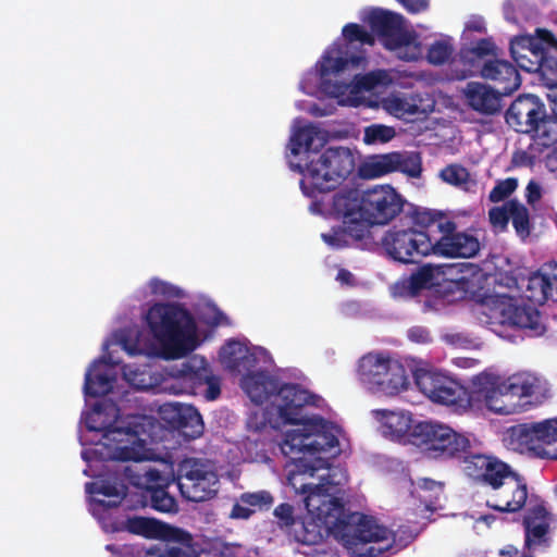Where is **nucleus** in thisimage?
<instances>
[{
  "label": "nucleus",
  "mask_w": 557,
  "mask_h": 557,
  "mask_svg": "<svg viewBox=\"0 0 557 557\" xmlns=\"http://www.w3.org/2000/svg\"><path fill=\"white\" fill-rule=\"evenodd\" d=\"M297 490L305 496V506L311 518L298 519L287 534L290 541L317 545L323 540L324 529L333 534L352 555L375 556L370 543L387 540L389 531L369 516L347 512L342 498L329 493L324 484H301Z\"/></svg>",
  "instance_id": "f257e3e1"
},
{
  "label": "nucleus",
  "mask_w": 557,
  "mask_h": 557,
  "mask_svg": "<svg viewBox=\"0 0 557 557\" xmlns=\"http://www.w3.org/2000/svg\"><path fill=\"white\" fill-rule=\"evenodd\" d=\"M413 437V442L432 458L462 461L466 474L490 491L512 471L497 457L473 453L470 440L448 425L421 423L416 426Z\"/></svg>",
  "instance_id": "f03ea898"
},
{
  "label": "nucleus",
  "mask_w": 557,
  "mask_h": 557,
  "mask_svg": "<svg viewBox=\"0 0 557 557\" xmlns=\"http://www.w3.org/2000/svg\"><path fill=\"white\" fill-rule=\"evenodd\" d=\"M473 384L484 394L486 407L498 414L520 413L543 403L546 388L534 374L522 372L507 379L482 372L473 377Z\"/></svg>",
  "instance_id": "7ed1b4c3"
},
{
  "label": "nucleus",
  "mask_w": 557,
  "mask_h": 557,
  "mask_svg": "<svg viewBox=\"0 0 557 557\" xmlns=\"http://www.w3.org/2000/svg\"><path fill=\"white\" fill-rule=\"evenodd\" d=\"M146 323L164 358H181L193 349L190 341L196 326L191 314L182 305H152L146 313Z\"/></svg>",
  "instance_id": "20e7f679"
},
{
  "label": "nucleus",
  "mask_w": 557,
  "mask_h": 557,
  "mask_svg": "<svg viewBox=\"0 0 557 557\" xmlns=\"http://www.w3.org/2000/svg\"><path fill=\"white\" fill-rule=\"evenodd\" d=\"M295 169L304 176L300 181L302 193L314 198L335 189L346 180L355 170V158L349 148L330 147L318 159H310L305 168L297 164Z\"/></svg>",
  "instance_id": "39448f33"
},
{
  "label": "nucleus",
  "mask_w": 557,
  "mask_h": 557,
  "mask_svg": "<svg viewBox=\"0 0 557 557\" xmlns=\"http://www.w3.org/2000/svg\"><path fill=\"white\" fill-rule=\"evenodd\" d=\"M124 528L132 534L159 539L162 543L151 546L145 557H200L201 545L186 530L146 517H129Z\"/></svg>",
  "instance_id": "423d86ee"
},
{
  "label": "nucleus",
  "mask_w": 557,
  "mask_h": 557,
  "mask_svg": "<svg viewBox=\"0 0 557 557\" xmlns=\"http://www.w3.org/2000/svg\"><path fill=\"white\" fill-rule=\"evenodd\" d=\"M505 120L517 133L533 134L544 147L556 144L557 125L547 120L545 104L537 96L516 98L507 109Z\"/></svg>",
  "instance_id": "0eeeda50"
},
{
  "label": "nucleus",
  "mask_w": 557,
  "mask_h": 557,
  "mask_svg": "<svg viewBox=\"0 0 557 557\" xmlns=\"http://www.w3.org/2000/svg\"><path fill=\"white\" fill-rule=\"evenodd\" d=\"M413 379L418 389L433 404L461 412L472 407L471 392L459 380L443 371L418 368Z\"/></svg>",
  "instance_id": "6e6552de"
},
{
  "label": "nucleus",
  "mask_w": 557,
  "mask_h": 557,
  "mask_svg": "<svg viewBox=\"0 0 557 557\" xmlns=\"http://www.w3.org/2000/svg\"><path fill=\"white\" fill-rule=\"evenodd\" d=\"M368 23L386 49L398 50L400 59L417 61L422 55V46L417 35L405 28L403 15L376 8L369 13Z\"/></svg>",
  "instance_id": "1a4fd4ad"
},
{
  "label": "nucleus",
  "mask_w": 557,
  "mask_h": 557,
  "mask_svg": "<svg viewBox=\"0 0 557 557\" xmlns=\"http://www.w3.org/2000/svg\"><path fill=\"white\" fill-rule=\"evenodd\" d=\"M342 35L346 44L330 47L322 55V60L317 64L319 76L323 82L330 75H338L346 71L358 70L364 66L367 59L363 51L350 53L349 45L359 42L372 46L374 44L373 35L356 23L346 24L343 27Z\"/></svg>",
  "instance_id": "9d476101"
},
{
  "label": "nucleus",
  "mask_w": 557,
  "mask_h": 557,
  "mask_svg": "<svg viewBox=\"0 0 557 557\" xmlns=\"http://www.w3.org/2000/svg\"><path fill=\"white\" fill-rule=\"evenodd\" d=\"M358 376L368 389L385 395H396L407 388L404 367L384 354L369 352L358 364Z\"/></svg>",
  "instance_id": "9b49d317"
},
{
  "label": "nucleus",
  "mask_w": 557,
  "mask_h": 557,
  "mask_svg": "<svg viewBox=\"0 0 557 557\" xmlns=\"http://www.w3.org/2000/svg\"><path fill=\"white\" fill-rule=\"evenodd\" d=\"M382 248L392 260L404 263H418L423 257L434 255V234L394 225L382 237Z\"/></svg>",
  "instance_id": "f8f14e48"
},
{
  "label": "nucleus",
  "mask_w": 557,
  "mask_h": 557,
  "mask_svg": "<svg viewBox=\"0 0 557 557\" xmlns=\"http://www.w3.org/2000/svg\"><path fill=\"white\" fill-rule=\"evenodd\" d=\"M177 484L182 495L190 502L208 500L218 493L219 478L212 461L185 458L178 463Z\"/></svg>",
  "instance_id": "ddd939ff"
},
{
  "label": "nucleus",
  "mask_w": 557,
  "mask_h": 557,
  "mask_svg": "<svg viewBox=\"0 0 557 557\" xmlns=\"http://www.w3.org/2000/svg\"><path fill=\"white\" fill-rule=\"evenodd\" d=\"M512 297L497 296L486 305L485 323L496 332V326H510L516 329L529 330L535 335L544 331L540 322V312L532 306H518L513 304Z\"/></svg>",
  "instance_id": "4468645a"
},
{
  "label": "nucleus",
  "mask_w": 557,
  "mask_h": 557,
  "mask_svg": "<svg viewBox=\"0 0 557 557\" xmlns=\"http://www.w3.org/2000/svg\"><path fill=\"white\" fill-rule=\"evenodd\" d=\"M361 203L363 219L360 222L370 230L371 226L386 225L394 220L403 211L405 200L392 186L377 185L362 190Z\"/></svg>",
  "instance_id": "2eb2a0df"
},
{
  "label": "nucleus",
  "mask_w": 557,
  "mask_h": 557,
  "mask_svg": "<svg viewBox=\"0 0 557 557\" xmlns=\"http://www.w3.org/2000/svg\"><path fill=\"white\" fill-rule=\"evenodd\" d=\"M308 420H310V418H306L302 422L296 423V425H301L300 429L286 432L282 445V450L285 455H304L301 457H292L294 470L290 471L288 480L295 488L298 487L293 481L297 475L308 474L309 476H314L317 471L329 468L326 459L321 457L311 458L310 456V445H308L310 443V433L305 431V423Z\"/></svg>",
  "instance_id": "dca6fc26"
},
{
  "label": "nucleus",
  "mask_w": 557,
  "mask_h": 557,
  "mask_svg": "<svg viewBox=\"0 0 557 557\" xmlns=\"http://www.w3.org/2000/svg\"><path fill=\"white\" fill-rule=\"evenodd\" d=\"M528 494L525 478L512 470L490 491L486 506L499 512H518L524 507Z\"/></svg>",
  "instance_id": "f3484780"
},
{
  "label": "nucleus",
  "mask_w": 557,
  "mask_h": 557,
  "mask_svg": "<svg viewBox=\"0 0 557 557\" xmlns=\"http://www.w3.org/2000/svg\"><path fill=\"white\" fill-rule=\"evenodd\" d=\"M497 47L491 38H483L472 47L461 48L459 57L450 64V73L454 79L463 81L471 76H483V66L486 57H496Z\"/></svg>",
  "instance_id": "a211bd4d"
},
{
  "label": "nucleus",
  "mask_w": 557,
  "mask_h": 557,
  "mask_svg": "<svg viewBox=\"0 0 557 557\" xmlns=\"http://www.w3.org/2000/svg\"><path fill=\"white\" fill-rule=\"evenodd\" d=\"M311 399L312 395L298 384L284 383L281 384L273 404L277 407V413L284 423L296 424L308 418L304 413V408Z\"/></svg>",
  "instance_id": "6ab92c4d"
},
{
  "label": "nucleus",
  "mask_w": 557,
  "mask_h": 557,
  "mask_svg": "<svg viewBox=\"0 0 557 557\" xmlns=\"http://www.w3.org/2000/svg\"><path fill=\"white\" fill-rule=\"evenodd\" d=\"M161 412L163 419L176 430L185 440H195L203 433V421L191 405L173 403L165 404Z\"/></svg>",
  "instance_id": "aec40b11"
},
{
  "label": "nucleus",
  "mask_w": 557,
  "mask_h": 557,
  "mask_svg": "<svg viewBox=\"0 0 557 557\" xmlns=\"http://www.w3.org/2000/svg\"><path fill=\"white\" fill-rule=\"evenodd\" d=\"M395 171L417 177L421 172V165L399 152H391L371 157L361 169L362 175L370 178L380 177Z\"/></svg>",
  "instance_id": "412c9836"
},
{
  "label": "nucleus",
  "mask_w": 557,
  "mask_h": 557,
  "mask_svg": "<svg viewBox=\"0 0 557 557\" xmlns=\"http://www.w3.org/2000/svg\"><path fill=\"white\" fill-rule=\"evenodd\" d=\"M480 250L479 239L463 232L443 231L440 236L434 235V255L442 257L472 258Z\"/></svg>",
  "instance_id": "4be33fe9"
},
{
  "label": "nucleus",
  "mask_w": 557,
  "mask_h": 557,
  "mask_svg": "<svg viewBox=\"0 0 557 557\" xmlns=\"http://www.w3.org/2000/svg\"><path fill=\"white\" fill-rule=\"evenodd\" d=\"M212 370L206 358L194 355L171 369V376L175 379L185 392L197 394L210 379Z\"/></svg>",
  "instance_id": "5701e85b"
},
{
  "label": "nucleus",
  "mask_w": 557,
  "mask_h": 557,
  "mask_svg": "<svg viewBox=\"0 0 557 557\" xmlns=\"http://www.w3.org/2000/svg\"><path fill=\"white\" fill-rule=\"evenodd\" d=\"M305 431L310 433V456L321 453H332L335 455L338 450L337 428L322 417L310 418L305 423Z\"/></svg>",
  "instance_id": "b1692460"
},
{
  "label": "nucleus",
  "mask_w": 557,
  "mask_h": 557,
  "mask_svg": "<svg viewBox=\"0 0 557 557\" xmlns=\"http://www.w3.org/2000/svg\"><path fill=\"white\" fill-rule=\"evenodd\" d=\"M515 42L516 49L521 48V50L527 51L533 60L539 61L542 67L550 66L549 65V52H557V38L554 34L545 28H536L535 35H523L515 37L512 40Z\"/></svg>",
  "instance_id": "393cba45"
},
{
  "label": "nucleus",
  "mask_w": 557,
  "mask_h": 557,
  "mask_svg": "<svg viewBox=\"0 0 557 557\" xmlns=\"http://www.w3.org/2000/svg\"><path fill=\"white\" fill-rule=\"evenodd\" d=\"M482 78L493 82L494 87L504 95L512 94L521 85V77L516 65L496 58L485 62Z\"/></svg>",
  "instance_id": "a878e982"
},
{
  "label": "nucleus",
  "mask_w": 557,
  "mask_h": 557,
  "mask_svg": "<svg viewBox=\"0 0 557 557\" xmlns=\"http://www.w3.org/2000/svg\"><path fill=\"white\" fill-rule=\"evenodd\" d=\"M546 428L542 422L523 423L513 425L508 430V438L513 449L523 451L531 450L537 455L545 456L544 434Z\"/></svg>",
  "instance_id": "bb28decb"
},
{
  "label": "nucleus",
  "mask_w": 557,
  "mask_h": 557,
  "mask_svg": "<svg viewBox=\"0 0 557 557\" xmlns=\"http://www.w3.org/2000/svg\"><path fill=\"white\" fill-rule=\"evenodd\" d=\"M498 88H492L482 83L470 82L465 89L469 107L482 114L492 115L502 109V97Z\"/></svg>",
  "instance_id": "cd10ccee"
},
{
  "label": "nucleus",
  "mask_w": 557,
  "mask_h": 557,
  "mask_svg": "<svg viewBox=\"0 0 557 557\" xmlns=\"http://www.w3.org/2000/svg\"><path fill=\"white\" fill-rule=\"evenodd\" d=\"M525 530V546L533 549L537 546L548 547L549 530L548 511L543 505H535L530 508L523 518Z\"/></svg>",
  "instance_id": "c85d7f7f"
},
{
  "label": "nucleus",
  "mask_w": 557,
  "mask_h": 557,
  "mask_svg": "<svg viewBox=\"0 0 557 557\" xmlns=\"http://www.w3.org/2000/svg\"><path fill=\"white\" fill-rule=\"evenodd\" d=\"M370 235L367 224L360 221H343V225L333 226L327 233H322L321 237L325 244L332 248L339 249L356 245Z\"/></svg>",
  "instance_id": "c756f323"
},
{
  "label": "nucleus",
  "mask_w": 557,
  "mask_h": 557,
  "mask_svg": "<svg viewBox=\"0 0 557 557\" xmlns=\"http://www.w3.org/2000/svg\"><path fill=\"white\" fill-rule=\"evenodd\" d=\"M281 384L278 379L260 372L245 375L242 382L243 388L257 405H262L272 396L277 397Z\"/></svg>",
  "instance_id": "7c9ffc66"
},
{
  "label": "nucleus",
  "mask_w": 557,
  "mask_h": 557,
  "mask_svg": "<svg viewBox=\"0 0 557 557\" xmlns=\"http://www.w3.org/2000/svg\"><path fill=\"white\" fill-rule=\"evenodd\" d=\"M85 491L89 495H103L112 499L104 500L97 497L90 498V507L94 516H101L108 509L116 508L121 505L124 494H122L114 483L109 481L87 482Z\"/></svg>",
  "instance_id": "2f4dec72"
},
{
  "label": "nucleus",
  "mask_w": 557,
  "mask_h": 557,
  "mask_svg": "<svg viewBox=\"0 0 557 557\" xmlns=\"http://www.w3.org/2000/svg\"><path fill=\"white\" fill-rule=\"evenodd\" d=\"M362 191L357 188H345L341 189L333 196L332 211L337 218H342L343 221L350 222L360 221L363 219L361 213Z\"/></svg>",
  "instance_id": "473e14b6"
},
{
  "label": "nucleus",
  "mask_w": 557,
  "mask_h": 557,
  "mask_svg": "<svg viewBox=\"0 0 557 557\" xmlns=\"http://www.w3.org/2000/svg\"><path fill=\"white\" fill-rule=\"evenodd\" d=\"M411 222L418 226V231H424L440 236L443 231L451 232L456 223L449 220L443 212L436 210L414 208L409 212Z\"/></svg>",
  "instance_id": "72a5a7b5"
},
{
  "label": "nucleus",
  "mask_w": 557,
  "mask_h": 557,
  "mask_svg": "<svg viewBox=\"0 0 557 557\" xmlns=\"http://www.w3.org/2000/svg\"><path fill=\"white\" fill-rule=\"evenodd\" d=\"M103 359L94 361L86 374L84 383V393L90 397H100L109 394L113 388L114 377L109 376L107 371L102 369Z\"/></svg>",
  "instance_id": "f704fd0d"
},
{
  "label": "nucleus",
  "mask_w": 557,
  "mask_h": 557,
  "mask_svg": "<svg viewBox=\"0 0 557 557\" xmlns=\"http://www.w3.org/2000/svg\"><path fill=\"white\" fill-rule=\"evenodd\" d=\"M548 274L540 271L533 272L528 276H521L520 297L527 299L532 305H544L549 299L547 289Z\"/></svg>",
  "instance_id": "c9c22d12"
},
{
  "label": "nucleus",
  "mask_w": 557,
  "mask_h": 557,
  "mask_svg": "<svg viewBox=\"0 0 557 557\" xmlns=\"http://www.w3.org/2000/svg\"><path fill=\"white\" fill-rule=\"evenodd\" d=\"M382 416H383V424L388 430V433L392 436H394L396 438H401L407 435L409 441L413 445L418 446L413 442V440H414L413 434H414L416 426L421 424V422L412 425L410 416L405 412L383 410ZM422 423H430V422L422 421Z\"/></svg>",
  "instance_id": "e433bc0d"
},
{
  "label": "nucleus",
  "mask_w": 557,
  "mask_h": 557,
  "mask_svg": "<svg viewBox=\"0 0 557 557\" xmlns=\"http://www.w3.org/2000/svg\"><path fill=\"white\" fill-rule=\"evenodd\" d=\"M434 270L431 265H423L412 273L407 280L396 285L398 294L406 297H414L421 290L433 286Z\"/></svg>",
  "instance_id": "4c0bfd02"
},
{
  "label": "nucleus",
  "mask_w": 557,
  "mask_h": 557,
  "mask_svg": "<svg viewBox=\"0 0 557 557\" xmlns=\"http://www.w3.org/2000/svg\"><path fill=\"white\" fill-rule=\"evenodd\" d=\"M168 486H149L145 492V498L150 507L157 511L171 513L177 511V502L168 492Z\"/></svg>",
  "instance_id": "58836bf2"
},
{
  "label": "nucleus",
  "mask_w": 557,
  "mask_h": 557,
  "mask_svg": "<svg viewBox=\"0 0 557 557\" xmlns=\"http://www.w3.org/2000/svg\"><path fill=\"white\" fill-rule=\"evenodd\" d=\"M507 206L510 208L509 221H511L516 234L524 240L530 236L532 230L529 209L518 199L508 200Z\"/></svg>",
  "instance_id": "ea45409f"
},
{
  "label": "nucleus",
  "mask_w": 557,
  "mask_h": 557,
  "mask_svg": "<svg viewBox=\"0 0 557 557\" xmlns=\"http://www.w3.org/2000/svg\"><path fill=\"white\" fill-rule=\"evenodd\" d=\"M320 131L313 125H308L299 128L290 138V152L297 156L305 150L310 152L313 147L314 139L318 137Z\"/></svg>",
  "instance_id": "a19ab883"
},
{
  "label": "nucleus",
  "mask_w": 557,
  "mask_h": 557,
  "mask_svg": "<svg viewBox=\"0 0 557 557\" xmlns=\"http://www.w3.org/2000/svg\"><path fill=\"white\" fill-rule=\"evenodd\" d=\"M239 500L242 504L258 510H269L274 503V497L269 491L261 490L243 493L239 496Z\"/></svg>",
  "instance_id": "79ce46f5"
},
{
  "label": "nucleus",
  "mask_w": 557,
  "mask_h": 557,
  "mask_svg": "<svg viewBox=\"0 0 557 557\" xmlns=\"http://www.w3.org/2000/svg\"><path fill=\"white\" fill-rule=\"evenodd\" d=\"M247 351L239 342L231 339L221 349V356L227 366L234 370L240 368V361L246 358Z\"/></svg>",
  "instance_id": "37998d69"
},
{
  "label": "nucleus",
  "mask_w": 557,
  "mask_h": 557,
  "mask_svg": "<svg viewBox=\"0 0 557 557\" xmlns=\"http://www.w3.org/2000/svg\"><path fill=\"white\" fill-rule=\"evenodd\" d=\"M273 515L277 527L286 534L290 532L298 518L295 516L294 506L288 503H282L274 508Z\"/></svg>",
  "instance_id": "c03bdc74"
},
{
  "label": "nucleus",
  "mask_w": 557,
  "mask_h": 557,
  "mask_svg": "<svg viewBox=\"0 0 557 557\" xmlns=\"http://www.w3.org/2000/svg\"><path fill=\"white\" fill-rule=\"evenodd\" d=\"M453 52L454 48L450 44L437 40L428 49L426 59L433 65H442L450 59Z\"/></svg>",
  "instance_id": "a18cd8bd"
},
{
  "label": "nucleus",
  "mask_w": 557,
  "mask_h": 557,
  "mask_svg": "<svg viewBox=\"0 0 557 557\" xmlns=\"http://www.w3.org/2000/svg\"><path fill=\"white\" fill-rule=\"evenodd\" d=\"M517 187L518 180L516 177L497 181L488 194V200L494 203L500 202L513 194Z\"/></svg>",
  "instance_id": "49530a36"
},
{
  "label": "nucleus",
  "mask_w": 557,
  "mask_h": 557,
  "mask_svg": "<svg viewBox=\"0 0 557 557\" xmlns=\"http://www.w3.org/2000/svg\"><path fill=\"white\" fill-rule=\"evenodd\" d=\"M441 178L454 186L467 184L470 177L469 171L460 164H449L440 174Z\"/></svg>",
  "instance_id": "de8ad7c7"
},
{
  "label": "nucleus",
  "mask_w": 557,
  "mask_h": 557,
  "mask_svg": "<svg viewBox=\"0 0 557 557\" xmlns=\"http://www.w3.org/2000/svg\"><path fill=\"white\" fill-rule=\"evenodd\" d=\"M510 54L515 60L517 66L528 73H535L543 70L541 63L539 61L533 60L531 54L527 51L521 50V48L516 49L515 42L510 41Z\"/></svg>",
  "instance_id": "09e8293b"
},
{
  "label": "nucleus",
  "mask_w": 557,
  "mask_h": 557,
  "mask_svg": "<svg viewBox=\"0 0 557 557\" xmlns=\"http://www.w3.org/2000/svg\"><path fill=\"white\" fill-rule=\"evenodd\" d=\"M395 129L382 124H373L364 129V141L367 144L387 143L395 137Z\"/></svg>",
  "instance_id": "8fccbe9b"
},
{
  "label": "nucleus",
  "mask_w": 557,
  "mask_h": 557,
  "mask_svg": "<svg viewBox=\"0 0 557 557\" xmlns=\"http://www.w3.org/2000/svg\"><path fill=\"white\" fill-rule=\"evenodd\" d=\"M543 424L546 428L544 434L546 451L544 455L557 460V418L544 420Z\"/></svg>",
  "instance_id": "3c124183"
},
{
  "label": "nucleus",
  "mask_w": 557,
  "mask_h": 557,
  "mask_svg": "<svg viewBox=\"0 0 557 557\" xmlns=\"http://www.w3.org/2000/svg\"><path fill=\"white\" fill-rule=\"evenodd\" d=\"M382 71H373L367 74L354 75L352 83L357 90L370 91L382 83Z\"/></svg>",
  "instance_id": "603ef678"
},
{
  "label": "nucleus",
  "mask_w": 557,
  "mask_h": 557,
  "mask_svg": "<svg viewBox=\"0 0 557 557\" xmlns=\"http://www.w3.org/2000/svg\"><path fill=\"white\" fill-rule=\"evenodd\" d=\"M419 486L423 492L434 493V495H430V497L419 495V498L424 503L425 508L433 509L436 500L438 499V494L443 491L442 485L434 480L423 479Z\"/></svg>",
  "instance_id": "864d4df0"
},
{
  "label": "nucleus",
  "mask_w": 557,
  "mask_h": 557,
  "mask_svg": "<svg viewBox=\"0 0 557 557\" xmlns=\"http://www.w3.org/2000/svg\"><path fill=\"white\" fill-rule=\"evenodd\" d=\"M488 219L493 226L505 230L510 220V208L507 206V201L500 207L491 208Z\"/></svg>",
  "instance_id": "5fc2aeb1"
},
{
  "label": "nucleus",
  "mask_w": 557,
  "mask_h": 557,
  "mask_svg": "<svg viewBox=\"0 0 557 557\" xmlns=\"http://www.w3.org/2000/svg\"><path fill=\"white\" fill-rule=\"evenodd\" d=\"M151 293L154 295H161L165 297H180V289L159 278H153L150 282Z\"/></svg>",
  "instance_id": "6e6d98bb"
},
{
  "label": "nucleus",
  "mask_w": 557,
  "mask_h": 557,
  "mask_svg": "<svg viewBox=\"0 0 557 557\" xmlns=\"http://www.w3.org/2000/svg\"><path fill=\"white\" fill-rule=\"evenodd\" d=\"M141 476L145 479V492H147V488L149 486H169L170 484V480L166 476L162 475V473L154 468H149L145 470Z\"/></svg>",
  "instance_id": "4d7b16f0"
},
{
  "label": "nucleus",
  "mask_w": 557,
  "mask_h": 557,
  "mask_svg": "<svg viewBox=\"0 0 557 557\" xmlns=\"http://www.w3.org/2000/svg\"><path fill=\"white\" fill-rule=\"evenodd\" d=\"M409 341L417 344H428L432 342L431 332L425 326L416 325L408 330Z\"/></svg>",
  "instance_id": "13d9d810"
},
{
  "label": "nucleus",
  "mask_w": 557,
  "mask_h": 557,
  "mask_svg": "<svg viewBox=\"0 0 557 557\" xmlns=\"http://www.w3.org/2000/svg\"><path fill=\"white\" fill-rule=\"evenodd\" d=\"M535 156L525 150L518 149L512 153L511 165L513 168H532L535 164Z\"/></svg>",
  "instance_id": "bf43d9fd"
},
{
  "label": "nucleus",
  "mask_w": 557,
  "mask_h": 557,
  "mask_svg": "<svg viewBox=\"0 0 557 557\" xmlns=\"http://www.w3.org/2000/svg\"><path fill=\"white\" fill-rule=\"evenodd\" d=\"M203 387H206L203 395L208 400H215L221 394L220 379L212 372L210 374V379L206 381Z\"/></svg>",
  "instance_id": "052dcab7"
},
{
  "label": "nucleus",
  "mask_w": 557,
  "mask_h": 557,
  "mask_svg": "<svg viewBox=\"0 0 557 557\" xmlns=\"http://www.w3.org/2000/svg\"><path fill=\"white\" fill-rule=\"evenodd\" d=\"M521 276L515 274V272H505L499 274L498 283L506 286L508 289H515L520 292L521 288Z\"/></svg>",
  "instance_id": "680f3d73"
},
{
  "label": "nucleus",
  "mask_w": 557,
  "mask_h": 557,
  "mask_svg": "<svg viewBox=\"0 0 557 557\" xmlns=\"http://www.w3.org/2000/svg\"><path fill=\"white\" fill-rule=\"evenodd\" d=\"M542 198V187L541 185L531 180L525 187V199L528 205L534 206Z\"/></svg>",
  "instance_id": "e2e57ef3"
},
{
  "label": "nucleus",
  "mask_w": 557,
  "mask_h": 557,
  "mask_svg": "<svg viewBox=\"0 0 557 557\" xmlns=\"http://www.w3.org/2000/svg\"><path fill=\"white\" fill-rule=\"evenodd\" d=\"M255 513V509L240 503V500L233 505L230 518L247 520Z\"/></svg>",
  "instance_id": "0e129e2a"
},
{
  "label": "nucleus",
  "mask_w": 557,
  "mask_h": 557,
  "mask_svg": "<svg viewBox=\"0 0 557 557\" xmlns=\"http://www.w3.org/2000/svg\"><path fill=\"white\" fill-rule=\"evenodd\" d=\"M408 12L419 13L429 7V0H397Z\"/></svg>",
  "instance_id": "69168bd1"
},
{
  "label": "nucleus",
  "mask_w": 557,
  "mask_h": 557,
  "mask_svg": "<svg viewBox=\"0 0 557 557\" xmlns=\"http://www.w3.org/2000/svg\"><path fill=\"white\" fill-rule=\"evenodd\" d=\"M111 458L120 461L140 460L135 450L127 446L116 448Z\"/></svg>",
  "instance_id": "338daca9"
},
{
  "label": "nucleus",
  "mask_w": 557,
  "mask_h": 557,
  "mask_svg": "<svg viewBox=\"0 0 557 557\" xmlns=\"http://www.w3.org/2000/svg\"><path fill=\"white\" fill-rule=\"evenodd\" d=\"M394 109L396 111H400L401 113L414 114L418 111L417 106L409 104L406 100L396 98L393 101Z\"/></svg>",
  "instance_id": "774afa93"
}]
</instances>
